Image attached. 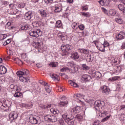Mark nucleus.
Returning <instances> with one entry per match:
<instances>
[{
	"mask_svg": "<svg viewBox=\"0 0 125 125\" xmlns=\"http://www.w3.org/2000/svg\"><path fill=\"white\" fill-rule=\"evenodd\" d=\"M17 76L19 77V80L22 83H28L30 82V78H25L23 76H27L29 75V70L27 69H23L22 71H19L17 72Z\"/></svg>",
	"mask_w": 125,
	"mask_h": 125,
	"instance_id": "f257e3e1",
	"label": "nucleus"
},
{
	"mask_svg": "<svg viewBox=\"0 0 125 125\" xmlns=\"http://www.w3.org/2000/svg\"><path fill=\"white\" fill-rule=\"evenodd\" d=\"M62 117L67 125H73L75 124V119L72 117H70V116L67 113L62 114Z\"/></svg>",
	"mask_w": 125,
	"mask_h": 125,
	"instance_id": "f03ea898",
	"label": "nucleus"
},
{
	"mask_svg": "<svg viewBox=\"0 0 125 125\" xmlns=\"http://www.w3.org/2000/svg\"><path fill=\"white\" fill-rule=\"evenodd\" d=\"M29 34L31 37L39 38V37H42V32L40 29H32L29 31Z\"/></svg>",
	"mask_w": 125,
	"mask_h": 125,
	"instance_id": "7ed1b4c3",
	"label": "nucleus"
},
{
	"mask_svg": "<svg viewBox=\"0 0 125 125\" xmlns=\"http://www.w3.org/2000/svg\"><path fill=\"white\" fill-rule=\"evenodd\" d=\"M73 49V46L70 44L66 45H62L61 46V49L64 54H68V53H70L72 51V49Z\"/></svg>",
	"mask_w": 125,
	"mask_h": 125,
	"instance_id": "20e7f679",
	"label": "nucleus"
},
{
	"mask_svg": "<svg viewBox=\"0 0 125 125\" xmlns=\"http://www.w3.org/2000/svg\"><path fill=\"white\" fill-rule=\"evenodd\" d=\"M35 48L38 49V51H40L41 49H42V46L43 43L42 41V38H38L36 41L34 42Z\"/></svg>",
	"mask_w": 125,
	"mask_h": 125,
	"instance_id": "39448f33",
	"label": "nucleus"
},
{
	"mask_svg": "<svg viewBox=\"0 0 125 125\" xmlns=\"http://www.w3.org/2000/svg\"><path fill=\"white\" fill-rule=\"evenodd\" d=\"M44 120L49 123H55L57 121V118L55 115L49 114L44 117Z\"/></svg>",
	"mask_w": 125,
	"mask_h": 125,
	"instance_id": "423d86ee",
	"label": "nucleus"
},
{
	"mask_svg": "<svg viewBox=\"0 0 125 125\" xmlns=\"http://www.w3.org/2000/svg\"><path fill=\"white\" fill-rule=\"evenodd\" d=\"M18 117V114L16 112H12L9 115V118L12 122L15 121Z\"/></svg>",
	"mask_w": 125,
	"mask_h": 125,
	"instance_id": "0eeeda50",
	"label": "nucleus"
},
{
	"mask_svg": "<svg viewBox=\"0 0 125 125\" xmlns=\"http://www.w3.org/2000/svg\"><path fill=\"white\" fill-rule=\"evenodd\" d=\"M13 88L16 90V91H17V92H16L14 95V97H17L18 98V97L22 96V93L19 92V87L18 86H14Z\"/></svg>",
	"mask_w": 125,
	"mask_h": 125,
	"instance_id": "6e6552de",
	"label": "nucleus"
},
{
	"mask_svg": "<svg viewBox=\"0 0 125 125\" xmlns=\"http://www.w3.org/2000/svg\"><path fill=\"white\" fill-rule=\"evenodd\" d=\"M29 121L31 124L32 125H37L38 124V122H39V120H38V118L37 117H34V116H30L29 118Z\"/></svg>",
	"mask_w": 125,
	"mask_h": 125,
	"instance_id": "1a4fd4ad",
	"label": "nucleus"
},
{
	"mask_svg": "<svg viewBox=\"0 0 125 125\" xmlns=\"http://www.w3.org/2000/svg\"><path fill=\"white\" fill-rule=\"evenodd\" d=\"M102 91L103 94L108 95L110 92V89L107 86H103L101 87Z\"/></svg>",
	"mask_w": 125,
	"mask_h": 125,
	"instance_id": "9d476101",
	"label": "nucleus"
},
{
	"mask_svg": "<svg viewBox=\"0 0 125 125\" xmlns=\"http://www.w3.org/2000/svg\"><path fill=\"white\" fill-rule=\"evenodd\" d=\"M125 37V33L124 32H121L118 35L116 36V39L118 41H121V40H124Z\"/></svg>",
	"mask_w": 125,
	"mask_h": 125,
	"instance_id": "9b49d317",
	"label": "nucleus"
},
{
	"mask_svg": "<svg viewBox=\"0 0 125 125\" xmlns=\"http://www.w3.org/2000/svg\"><path fill=\"white\" fill-rule=\"evenodd\" d=\"M70 58H72L74 60H77V59H79V58H80V56L77 52H74L72 53Z\"/></svg>",
	"mask_w": 125,
	"mask_h": 125,
	"instance_id": "f8f14e48",
	"label": "nucleus"
},
{
	"mask_svg": "<svg viewBox=\"0 0 125 125\" xmlns=\"http://www.w3.org/2000/svg\"><path fill=\"white\" fill-rule=\"evenodd\" d=\"M33 17V13H32V12H27L24 16V18L25 20H30L31 18Z\"/></svg>",
	"mask_w": 125,
	"mask_h": 125,
	"instance_id": "ddd939ff",
	"label": "nucleus"
},
{
	"mask_svg": "<svg viewBox=\"0 0 125 125\" xmlns=\"http://www.w3.org/2000/svg\"><path fill=\"white\" fill-rule=\"evenodd\" d=\"M91 79V77L88 75H83L82 76V80L83 81L84 83H86L88 81H90Z\"/></svg>",
	"mask_w": 125,
	"mask_h": 125,
	"instance_id": "4468645a",
	"label": "nucleus"
},
{
	"mask_svg": "<svg viewBox=\"0 0 125 125\" xmlns=\"http://www.w3.org/2000/svg\"><path fill=\"white\" fill-rule=\"evenodd\" d=\"M102 115H105V116H106V117L104 118L102 120V122L103 123H104V122H106V121H108V120H109V119H110V117H111V115L107 116V115H108V112L107 111H104L103 113H102Z\"/></svg>",
	"mask_w": 125,
	"mask_h": 125,
	"instance_id": "2eb2a0df",
	"label": "nucleus"
},
{
	"mask_svg": "<svg viewBox=\"0 0 125 125\" xmlns=\"http://www.w3.org/2000/svg\"><path fill=\"white\" fill-rule=\"evenodd\" d=\"M102 103H103V102H101V101L99 100L95 101L94 104L95 108H96V109L97 108H99V107L102 106Z\"/></svg>",
	"mask_w": 125,
	"mask_h": 125,
	"instance_id": "dca6fc26",
	"label": "nucleus"
},
{
	"mask_svg": "<svg viewBox=\"0 0 125 125\" xmlns=\"http://www.w3.org/2000/svg\"><path fill=\"white\" fill-rule=\"evenodd\" d=\"M80 112V107L76 106L75 108H73L71 110V114H73L74 115L76 114H78Z\"/></svg>",
	"mask_w": 125,
	"mask_h": 125,
	"instance_id": "f3484780",
	"label": "nucleus"
},
{
	"mask_svg": "<svg viewBox=\"0 0 125 125\" xmlns=\"http://www.w3.org/2000/svg\"><path fill=\"white\" fill-rule=\"evenodd\" d=\"M94 59V56L93 55H88L86 57L87 62H92Z\"/></svg>",
	"mask_w": 125,
	"mask_h": 125,
	"instance_id": "a211bd4d",
	"label": "nucleus"
},
{
	"mask_svg": "<svg viewBox=\"0 0 125 125\" xmlns=\"http://www.w3.org/2000/svg\"><path fill=\"white\" fill-rule=\"evenodd\" d=\"M50 76L51 78L54 80V81H57V82H58L59 81V77L57 75L53 73H51L50 74Z\"/></svg>",
	"mask_w": 125,
	"mask_h": 125,
	"instance_id": "6ab92c4d",
	"label": "nucleus"
},
{
	"mask_svg": "<svg viewBox=\"0 0 125 125\" xmlns=\"http://www.w3.org/2000/svg\"><path fill=\"white\" fill-rule=\"evenodd\" d=\"M74 97L76 99H79V101H81V100L83 98V96L81 94H74Z\"/></svg>",
	"mask_w": 125,
	"mask_h": 125,
	"instance_id": "aec40b11",
	"label": "nucleus"
},
{
	"mask_svg": "<svg viewBox=\"0 0 125 125\" xmlns=\"http://www.w3.org/2000/svg\"><path fill=\"white\" fill-rule=\"evenodd\" d=\"M62 11V6H57L54 10V12L56 13H59V12H61Z\"/></svg>",
	"mask_w": 125,
	"mask_h": 125,
	"instance_id": "412c9836",
	"label": "nucleus"
},
{
	"mask_svg": "<svg viewBox=\"0 0 125 125\" xmlns=\"http://www.w3.org/2000/svg\"><path fill=\"white\" fill-rule=\"evenodd\" d=\"M68 103H69L68 101H61V102L59 103V105L60 106H61V107H64V106H66V105H68Z\"/></svg>",
	"mask_w": 125,
	"mask_h": 125,
	"instance_id": "4be33fe9",
	"label": "nucleus"
},
{
	"mask_svg": "<svg viewBox=\"0 0 125 125\" xmlns=\"http://www.w3.org/2000/svg\"><path fill=\"white\" fill-rule=\"evenodd\" d=\"M39 12L40 13L42 17H46V15H47L45 11L43 9L39 10Z\"/></svg>",
	"mask_w": 125,
	"mask_h": 125,
	"instance_id": "5701e85b",
	"label": "nucleus"
},
{
	"mask_svg": "<svg viewBox=\"0 0 125 125\" xmlns=\"http://www.w3.org/2000/svg\"><path fill=\"white\" fill-rule=\"evenodd\" d=\"M68 83L69 84H70L72 86H73L74 87H79V85L78 84L74 82H73L72 80H70L68 82Z\"/></svg>",
	"mask_w": 125,
	"mask_h": 125,
	"instance_id": "b1692460",
	"label": "nucleus"
},
{
	"mask_svg": "<svg viewBox=\"0 0 125 125\" xmlns=\"http://www.w3.org/2000/svg\"><path fill=\"white\" fill-rule=\"evenodd\" d=\"M14 61L17 64H18L19 65H23V62H22V61H21V60L19 59L18 58L15 59Z\"/></svg>",
	"mask_w": 125,
	"mask_h": 125,
	"instance_id": "393cba45",
	"label": "nucleus"
},
{
	"mask_svg": "<svg viewBox=\"0 0 125 125\" xmlns=\"http://www.w3.org/2000/svg\"><path fill=\"white\" fill-rule=\"evenodd\" d=\"M79 70V68H78L77 67H72L71 69L69 70L70 73H72V74H74L76 73L78 70Z\"/></svg>",
	"mask_w": 125,
	"mask_h": 125,
	"instance_id": "a878e982",
	"label": "nucleus"
},
{
	"mask_svg": "<svg viewBox=\"0 0 125 125\" xmlns=\"http://www.w3.org/2000/svg\"><path fill=\"white\" fill-rule=\"evenodd\" d=\"M50 112L52 113V114H54V115H56V114H59V110L55 108H51L50 109Z\"/></svg>",
	"mask_w": 125,
	"mask_h": 125,
	"instance_id": "bb28decb",
	"label": "nucleus"
},
{
	"mask_svg": "<svg viewBox=\"0 0 125 125\" xmlns=\"http://www.w3.org/2000/svg\"><path fill=\"white\" fill-rule=\"evenodd\" d=\"M93 43H94V44L96 45V46L97 49H98V48L99 47V46H100L102 44L101 43V42H98V41H94V42H93Z\"/></svg>",
	"mask_w": 125,
	"mask_h": 125,
	"instance_id": "cd10ccee",
	"label": "nucleus"
},
{
	"mask_svg": "<svg viewBox=\"0 0 125 125\" xmlns=\"http://www.w3.org/2000/svg\"><path fill=\"white\" fill-rule=\"evenodd\" d=\"M98 50L102 51V52H104L105 51V47L103 45V44H102L98 48Z\"/></svg>",
	"mask_w": 125,
	"mask_h": 125,
	"instance_id": "c85d7f7f",
	"label": "nucleus"
},
{
	"mask_svg": "<svg viewBox=\"0 0 125 125\" xmlns=\"http://www.w3.org/2000/svg\"><path fill=\"white\" fill-rule=\"evenodd\" d=\"M50 67H55L58 66V62H51L49 64Z\"/></svg>",
	"mask_w": 125,
	"mask_h": 125,
	"instance_id": "c756f323",
	"label": "nucleus"
},
{
	"mask_svg": "<svg viewBox=\"0 0 125 125\" xmlns=\"http://www.w3.org/2000/svg\"><path fill=\"white\" fill-rule=\"evenodd\" d=\"M118 8H119V10H121V11H124L125 9V6H124V5L122 4H119Z\"/></svg>",
	"mask_w": 125,
	"mask_h": 125,
	"instance_id": "7c9ffc66",
	"label": "nucleus"
},
{
	"mask_svg": "<svg viewBox=\"0 0 125 125\" xmlns=\"http://www.w3.org/2000/svg\"><path fill=\"white\" fill-rule=\"evenodd\" d=\"M94 77L95 78H100L101 77V73L99 71H96L94 73Z\"/></svg>",
	"mask_w": 125,
	"mask_h": 125,
	"instance_id": "2f4dec72",
	"label": "nucleus"
},
{
	"mask_svg": "<svg viewBox=\"0 0 125 125\" xmlns=\"http://www.w3.org/2000/svg\"><path fill=\"white\" fill-rule=\"evenodd\" d=\"M45 89L46 92H48V93H50V92H51V88H50L49 85H47L46 86H45Z\"/></svg>",
	"mask_w": 125,
	"mask_h": 125,
	"instance_id": "473e14b6",
	"label": "nucleus"
},
{
	"mask_svg": "<svg viewBox=\"0 0 125 125\" xmlns=\"http://www.w3.org/2000/svg\"><path fill=\"white\" fill-rule=\"evenodd\" d=\"M23 107H26V108H29V109L32 108L33 107V104H23Z\"/></svg>",
	"mask_w": 125,
	"mask_h": 125,
	"instance_id": "72a5a7b5",
	"label": "nucleus"
},
{
	"mask_svg": "<svg viewBox=\"0 0 125 125\" xmlns=\"http://www.w3.org/2000/svg\"><path fill=\"white\" fill-rule=\"evenodd\" d=\"M59 38L61 39L62 41H64V40H66V36H64L62 34L59 33L58 35Z\"/></svg>",
	"mask_w": 125,
	"mask_h": 125,
	"instance_id": "f704fd0d",
	"label": "nucleus"
},
{
	"mask_svg": "<svg viewBox=\"0 0 125 125\" xmlns=\"http://www.w3.org/2000/svg\"><path fill=\"white\" fill-rule=\"evenodd\" d=\"M118 80H119V77L118 76H115L114 77L109 78L108 81L109 82H115V81H117Z\"/></svg>",
	"mask_w": 125,
	"mask_h": 125,
	"instance_id": "c9c22d12",
	"label": "nucleus"
},
{
	"mask_svg": "<svg viewBox=\"0 0 125 125\" xmlns=\"http://www.w3.org/2000/svg\"><path fill=\"white\" fill-rule=\"evenodd\" d=\"M76 118L77 119V120H78V121H83V115H81V114H77L76 116Z\"/></svg>",
	"mask_w": 125,
	"mask_h": 125,
	"instance_id": "e433bc0d",
	"label": "nucleus"
},
{
	"mask_svg": "<svg viewBox=\"0 0 125 125\" xmlns=\"http://www.w3.org/2000/svg\"><path fill=\"white\" fill-rule=\"evenodd\" d=\"M62 26V22H61V21H58L56 23V26L57 28H60Z\"/></svg>",
	"mask_w": 125,
	"mask_h": 125,
	"instance_id": "4c0bfd02",
	"label": "nucleus"
},
{
	"mask_svg": "<svg viewBox=\"0 0 125 125\" xmlns=\"http://www.w3.org/2000/svg\"><path fill=\"white\" fill-rule=\"evenodd\" d=\"M82 68L85 71H87V70H89V67L85 64H83L82 65Z\"/></svg>",
	"mask_w": 125,
	"mask_h": 125,
	"instance_id": "58836bf2",
	"label": "nucleus"
},
{
	"mask_svg": "<svg viewBox=\"0 0 125 125\" xmlns=\"http://www.w3.org/2000/svg\"><path fill=\"white\" fill-rule=\"evenodd\" d=\"M82 15L84 16V17H89L90 16V14L89 12L85 13V12H81Z\"/></svg>",
	"mask_w": 125,
	"mask_h": 125,
	"instance_id": "ea45409f",
	"label": "nucleus"
},
{
	"mask_svg": "<svg viewBox=\"0 0 125 125\" xmlns=\"http://www.w3.org/2000/svg\"><path fill=\"white\" fill-rule=\"evenodd\" d=\"M29 26L27 24L22 25L21 26V30H27Z\"/></svg>",
	"mask_w": 125,
	"mask_h": 125,
	"instance_id": "a19ab883",
	"label": "nucleus"
},
{
	"mask_svg": "<svg viewBox=\"0 0 125 125\" xmlns=\"http://www.w3.org/2000/svg\"><path fill=\"white\" fill-rule=\"evenodd\" d=\"M82 8L83 11H86V10H88V6L87 5H84V6H82Z\"/></svg>",
	"mask_w": 125,
	"mask_h": 125,
	"instance_id": "79ce46f5",
	"label": "nucleus"
},
{
	"mask_svg": "<svg viewBox=\"0 0 125 125\" xmlns=\"http://www.w3.org/2000/svg\"><path fill=\"white\" fill-rule=\"evenodd\" d=\"M6 72H7V69L6 68L5 66H3L1 75H4V74L6 73Z\"/></svg>",
	"mask_w": 125,
	"mask_h": 125,
	"instance_id": "37998d69",
	"label": "nucleus"
},
{
	"mask_svg": "<svg viewBox=\"0 0 125 125\" xmlns=\"http://www.w3.org/2000/svg\"><path fill=\"white\" fill-rule=\"evenodd\" d=\"M78 24L77 23V22H73L71 26L73 28V29H74V30H76V29H78V27L77 26V25Z\"/></svg>",
	"mask_w": 125,
	"mask_h": 125,
	"instance_id": "c03bdc74",
	"label": "nucleus"
},
{
	"mask_svg": "<svg viewBox=\"0 0 125 125\" xmlns=\"http://www.w3.org/2000/svg\"><path fill=\"white\" fill-rule=\"evenodd\" d=\"M115 21L117 23H118V24H123V20L121 19H116Z\"/></svg>",
	"mask_w": 125,
	"mask_h": 125,
	"instance_id": "a18cd8bd",
	"label": "nucleus"
},
{
	"mask_svg": "<svg viewBox=\"0 0 125 125\" xmlns=\"http://www.w3.org/2000/svg\"><path fill=\"white\" fill-rule=\"evenodd\" d=\"M80 52H81V53H84V54L88 53V50L85 49H81Z\"/></svg>",
	"mask_w": 125,
	"mask_h": 125,
	"instance_id": "49530a36",
	"label": "nucleus"
},
{
	"mask_svg": "<svg viewBox=\"0 0 125 125\" xmlns=\"http://www.w3.org/2000/svg\"><path fill=\"white\" fill-rule=\"evenodd\" d=\"M109 14L112 15V16H114L116 15V11L114 10H110L109 11Z\"/></svg>",
	"mask_w": 125,
	"mask_h": 125,
	"instance_id": "de8ad7c7",
	"label": "nucleus"
},
{
	"mask_svg": "<svg viewBox=\"0 0 125 125\" xmlns=\"http://www.w3.org/2000/svg\"><path fill=\"white\" fill-rule=\"evenodd\" d=\"M67 66H68V67H73V66H74V62H69L67 63Z\"/></svg>",
	"mask_w": 125,
	"mask_h": 125,
	"instance_id": "09e8293b",
	"label": "nucleus"
},
{
	"mask_svg": "<svg viewBox=\"0 0 125 125\" xmlns=\"http://www.w3.org/2000/svg\"><path fill=\"white\" fill-rule=\"evenodd\" d=\"M10 42H11V39H8L3 44L4 45H7V44H9Z\"/></svg>",
	"mask_w": 125,
	"mask_h": 125,
	"instance_id": "8fccbe9b",
	"label": "nucleus"
},
{
	"mask_svg": "<svg viewBox=\"0 0 125 125\" xmlns=\"http://www.w3.org/2000/svg\"><path fill=\"white\" fill-rule=\"evenodd\" d=\"M84 27L83 24H80L78 26V28H79L80 30H81V31H83V30H84Z\"/></svg>",
	"mask_w": 125,
	"mask_h": 125,
	"instance_id": "3c124183",
	"label": "nucleus"
},
{
	"mask_svg": "<svg viewBox=\"0 0 125 125\" xmlns=\"http://www.w3.org/2000/svg\"><path fill=\"white\" fill-rule=\"evenodd\" d=\"M25 3H21L18 5V7L19 8H23L25 7Z\"/></svg>",
	"mask_w": 125,
	"mask_h": 125,
	"instance_id": "603ef678",
	"label": "nucleus"
},
{
	"mask_svg": "<svg viewBox=\"0 0 125 125\" xmlns=\"http://www.w3.org/2000/svg\"><path fill=\"white\" fill-rule=\"evenodd\" d=\"M20 13H21V11H17L16 13H15V15H16L17 18H20Z\"/></svg>",
	"mask_w": 125,
	"mask_h": 125,
	"instance_id": "864d4df0",
	"label": "nucleus"
},
{
	"mask_svg": "<svg viewBox=\"0 0 125 125\" xmlns=\"http://www.w3.org/2000/svg\"><path fill=\"white\" fill-rule=\"evenodd\" d=\"M98 2L101 5H105V0H99Z\"/></svg>",
	"mask_w": 125,
	"mask_h": 125,
	"instance_id": "5fc2aeb1",
	"label": "nucleus"
},
{
	"mask_svg": "<svg viewBox=\"0 0 125 125\" xmlns=\"http://www.w3.org/2000/svg\"><path fill=\"white\" fill-rule=\"evenodd\" d=\"M68 70H69V68L67 67H64L61 69V72H66Z\"/></svg>",
	"mask_w": 125,
	"mask_h": 125,
	"instance_id": "6e6d98bb",
	"label": "nucleus"
},
{
	"mask_svg": "<svg viewBox=\"0 0 125 125\" xmlns=\"http://www.w3.org/2000/svg\"><path fill=\"white\" fill-rule=\"evenodd\" d=\"M103 45L104 47H107V46H109V43L107 41H104Z\"/></svg>",
	"mask_w": 125,
	"mask_h": 125,
	"instance_id": "4d7b16f0",
	"label": "nucleus"
},
{
	"mask_svg": "<svg viewBox=\"0 0 125 125\" xmlns=\"http://www.w3.org/2000/svg\"><path fill=\"white\" fill-rule=\"evenodd\" d=\"M100 125V121L99 120H97L94 121L93 125Z\"/></svg>",
	"mask_w": 125,
	"mask_h": 125,
	"instance_id": "13d9d810",
	"label": "nucleus"
},
{
	"mask_svg": "<svg viewBox=\"0 0 125 125\" xmlns=\"http://www.w3.org/2000/svg\"><path fill=\"white\" fill-rule=\"evenodd\" d=\"M5 29H8L9 30H13V26L10 25V26H5Z\"/></svg>",
	"mask_w": 125,
	"mask_h": 125,
	"instance_id": "bf43d9fd",
	"label": "nucleus"
},
{
	"mask_svg": "<svg viewBox=\"0 0 125 125\" xmlns=\"http://www.w3.org/2000/svg\"><path fill=\"white\" fill-rule=\"evenodd\" d=\"M44 2L47 4H48L49 3H52V0H44Z\"/></svg>",
	"mask_w": 125,
	"mask_h": 125,
	"instance_id": "052dcab7",
	"label": "nucleus"
},
{
	"mask_svg": "<svg viewBox=\"0 0 125 125\" xmlns=\"http://www.w3.org/2000/svg\"><path fill=\"white\" fill-rule=\"evenodd\" d=\"M110 2L108 0H104V5L105 6L109 5Z\"/></svg>",
	"mask_w": 125,
	"mask_h": 125,
	"instance_id": "680f3d73",
	"label": "nucleus"
},
{
	"mask_svg": "<svg viewBox=\"0 0 125 125\" xmlns=\"http://www.w3.org/2000/svg\"><path fill=\"white\" fill-rule=\"evenodd\" d=\"M121 121H125V115H122L120 117Z\"/></svg>",
	"mask_w": 125,
	"mask_h": 125,
	"instance_id": "e2e57ef3",
	"label": "nucleus"
},
{
	"mask_svg": "<svg viewBox=\"0 0 125 125\" xmlns=\"http://www.w3.org/2000/svg\"><path fill=\"white\" fill-rule=\"evenodd\" d=\"M59 122L61 125H64V121H63V120L60 119Z\"/></svg>",
	"mask_w": 125,
	"mask_h": 125,
	"instance_id": "0e129e2a",
	"label": "nucleus"
},
{
	"mask_svg": "<svg viewBox=\"0 0 125 125\" xmlns=\"http://www.w3.org/2000/svg\"><path fill=\"white\" fill-rule=\"evenodd\" d=\"M66 100V97L65 96H62L61 98V101H65Z\"/></svg>",
	"mask_w": 125,
	"mask_h": 125,
	"instance_id": "69168bd1",
	"label": "nucleus"
},
{
	"mask_svg": "<svg viewBox=\"0 0 125 125\" xmlns=\"http://www.w3.org/2000/svg\"><path fill=\"white\" fill-rule=\"evenodd\" d=\"M45 109H49V108H51V107H52V104H48L47 105H46Z\"/></svg>",
	"mask_w": 125,
	"mask_h": 125,
	"instance_id": "338daca9",
	"label": "nucleus"
},
{
	"mask_svg": "<svg viewBox=\"0 0 125 125\" xmlns=\"http://www.w3.org/2000/svg\"><path fill=\"white\" fill-rule=\"evenodd\" d=\"M125 42L122 43V46H121V49H125Z\"/></svg>",
	"mask_w": 125,
	"mask_h": 125,
	"instance_id": "774afa93",
	"label": "nucleus"
}]
</instances>
